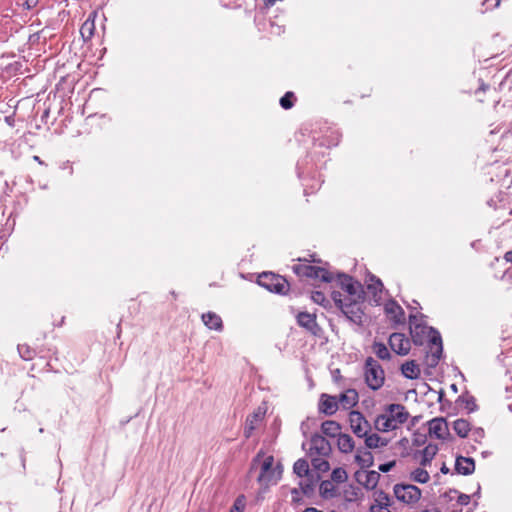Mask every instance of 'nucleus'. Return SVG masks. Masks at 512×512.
<instances>
[{
    "label": "nucleus",
    "mask_w": 512,
    "mask_h": 512,
    "mask_svg": "<svg viewBox=\"0 0 512 512\" xmlns=\"http://www.w3.org/2000/svg\"><path fill=\"white\" fill-rule=\"evenodd\" d=\"M415 319V316H410V334L412 336V340L414 344L422 345L423 336L426 333L429 334V350L426 353V363L427 366L434 368L439 363L443 352L441 336L438 333V331H436L432 327H427L421 324H415Z\"/></svg>",
    "instance_id": "f257e3e1"
},
{
    "label": "nucleus",
    "mask_w": 512,
    "mask_h": 512,
    "mask_svg": "<svg viewBox=\"0 0 512 512\" xmlns=\"http://www.w3.org/2000/svg\"><path fill=\"white\" fill-rule=\"evenodd\" d=\"M365 381L372 390L380 389L385 380L384 370L381 365L372 357H368L364 366Z\"/></svg>",
    "instance_id": "f03ea898"
},
{
    "label": "nucleus",
    "mask_w": 512,
    "mask_h": 512,
    "mask_svg": "<svg viewBox=\"0 0 512 512\" xmlns=\"http://www.w3.org/2000/svg\"><path fill=\"white\" fill-rule=\"evenodd\" d=\"M337 282L341 288L347 293V301L353 303L354 310L357 309V303L363 299V287L358 281H354L352 277L346 274H338Z\"/></svg>",
    "instance_id": "7ed1b4c3"
},
{
    "label": "nucleus",
    "mask_w": 512,
    "mask_h": 512,
    "mask_svg": "<svg viewBox=\"0 0 512 512\" xmlns=\"http://www.w3.org/2000/svg\"><path fill=\"white\" fill-rule=\"evenodd\" d=\"M273 465V456L270 455L264 458L261 464L260 474L257 478L261 485L268 486L270 484H275L280 479L282 474L281 465L278 464L275 468Z\"/></svg>",
    "instance_id": "20e7f679"
},
{
    "label": "nucleus",
    "mask_w": 512,
    "mask_h": 512,
    "mask_svg": "<svg viewBox=\"0 0 512 512\" xmlns=\"http://www.w3.org/2000/svg\"><path fill=\"white\" fill-rule=\"evenodd\" d=\"M257 283L270 292L285 294L289 288L287 280L272 272H263L258 276Z\"/></svg>",
    "instance_id": "39448f33"
},
{
    "label": "nucleus",
    "mask_w": 512,
    "mask_h": 512,
    "mask_svg": "<svg viewBox=\"0 0 512 512\" xmlns=\"http://www.w3.org/2000/svg\"><path fill=\"white\" fill-rule=\"evenodd\" d=\"M293 271L300 277L318 278L326 283L334 280L333 274L322 267L298 264L293 267Z\"/></svg>",
    "instance_id": "423d86ee"
},
{
    "label": "nucleus",
    "mask_w": 512,
    "mask_h": 512,
    "mask_svg": "<svg viewBox=\"0 0 512 512\" xmlns=\"http://www.w3.org/2000/svg\"><path fill=\"white\" fill-rule=\"evenodd\" d=\"M393 491L395 497L406 504H414L421 497V490L412 484H396Z\"/></svg>",
    "instance_id": "0eeeda50"
},
{
    "label": "nucleus",
    "mask_w": 512,
    "mask_h": 512,
    "mask_svg": "<svg viewBox=\"0 0 512 512\" xmlns=\"http://www.w3.org/2000/svg\"><path fill=\"white\" fill-rule=\"evenodd\" d=\"M332 299L334 300L337 307L341 309V311L353 322H358L361 320V315L359 313V308L354 310L353 303L347 301V298H342V293L339 291H333Z\"/></svg>",
    "instance_id": "6e6552de"
},
{
    "label": "nucleus",
    "mask_w": 512,
    "mask_h": 512,
    "mask_svg": "<svg viewBox=\"0 0 512 512\" xmlns=\"http://www.w3.org/2000/svg\"><path fill=\"white\" fill-rule=\"evenodd\" d=\"M349 422L353 433L359 438L367 436V433L371 431L370 423L359 411H351L349 413Z\"/></svg>",
    "instance_id": "1a4fd4ad"
},
{
    "label": "nucleus",
    "mask_w": 512,
    "mask_h": 512,
    "mask_svg": "<svg viewBox=\"0 0 512 512\" xmlns=\"http://www.w3.org/2000/svg\"><path fill=\"white\" fill-rule=\"evenodd\" d=\"M384 413L391 421V424L393 425L395 430L398 429L402 424H404L409 418L408 411L401 404H389L385 408Z\"/></svg>",
    "instance_id": "9d476101"
},
{
    "label": "nucleus",
    "mask_w": 512,
    "mask_h": 512,
    "mask_svg": "<svg viewBox=\"0 0 512 512\" xmlns=\"http://www.w3.org/2000/svg\"><path fill=\"white\" fill-rule=\"evenodd\" d=\"M391 349L398 355H407L411 349L410 340L402 333H392L389 337Z\"/></svg>",
    "instance_id": "9b49d317"
},
{
    "label": "nucleus",
    "mask_w": 512,
    "mask_h": 512,
    "mask_svg": "<svg viewBox=\"0 0 512 512\" xmlns=\"http://www.w3.org/2000/svg\"><path fill=\"white\" fill-rule=\"evenodd\" d=\"M297 323L314 336H319L321 328L316 322V315L308 312H300L297 315Z\"/></svg>",
    "instance_id": "f8f14e48"
},
{
    "label": "nucleus",
    "mask_w": 512,
    "mask_h": 512,
    "mask_svg": "<svg viewBox=\"0 0 512 512\" xmlns=\"http://www.w3.org/2000/svg\"><path fill=\"white\" fill-rule=\"evenodd\" d=\"M429 434L437 439H445L449 434L448 424L444 418H434L428 422Z\"/></svg>",
    "instance_id": "ddd939ff"
},
{
    "label": "nucleus",
    "mask_w": 512,
    "mask_h": 512,
    "mask_svg": "<svg viewBox=\"0 0 512 512\" xmlns=\"http://www.w3.org/2000/svg\"><path fill=\"white\" fill-rule=\"evenodd\" d=\"M310 450L320 456H327L331 451L328 440L320 434H315L310 440Z\"/></svg>",
    "instance_id": "4468645a"
},
{
    "label": "nucleus",
    "mask_w": 512,
    "mask_h": 512,
    "mask_svg": "<svg viewBox=\"0 0 512 512\" xmlns=\"http://www.w3.org/2000/svg\"><path fill=\"white\" fill-rule=\"evenodd\" d=\"M356 480L363 485L366 489H374L380 479V474L377 471H362L355 474Z\"/></svg>",
    "instance_id": "2eb2a0df"
},
{
    "label": "nucleus",
    "mask_w": 512,
    "mask_h": 512,
    "mask_svg": "<svg viewBox=\"0 0 512 512\" xmlns=\"http://www.w3.org/2000/svg\"><path fill=\"white\" fill-rule=\"evenodd\" d=\"M338 399L335 396L322 394L319 402V411L325 415H333L338 410Z\"/></svg>",
    "instance_id": "dca6fc26"
},
{
    "label": "nucleus",
    "mask_w": 512,
    "mask_h": 512,
    "mask_svg": "<svg viewBox=\"0 0 512 512\" xmlns=\"http://www.w3.org/2000/svg\"><path fill=\"white\" fill-rule=\"evenodd\" d=\"M264 413L261 410H258L246 418L245 427H244V436L246 438L251 437L253 431L256 429L258 424L263 420Z\"/></svg>",
    "instance_id": "f3484780"
},
{
    "label": "nucleus",
    "mask_w": 512,
    "mask_h": 512,
    "mask_svg": "<svg viewBox=\"0 0 512 512\" xmlns=\"http://www.w3.org/2000/svg\"><path fill=\"white\" fill-rule=\"evenodd\" d=\"M455 470L462 475H470L475 470V462L472 458L458 456L455 461Z\"/></svg>",
    "instance_id": "a211bd4d"
},
{
    "label": "nucleus",
    "mask_w": 512,
    "mask_h": 512,
    "mask_svg": "<svg viewBox=\"0 0 512 512\" xmlns=\"http://www.w3.org/2000/svg\"><path fill=\"white\" fill-rule=\"evenodd\" d=\"M358 393L355 389H348L342 393L338 399V405L344 409H350L358 402Z\"/></svg>",
    "instance_id": "6ab92c4d"
},
{
    "label": "nucleus",
    "mask_w": 512,
    "mask_h": 512,
    "mask_svg": "<svg viewBox=\"0 0 512 512\" xmlns=\"http://www.w3.org/2000/svg\"><path fill=\"white\" fill-rule=\"evenodd\" d=\"M202 321L209 329L221 331L223 328L221 317L214 312L202 314Z\"/></svg>",
    "instance_id": "aec40b11"
},
{
    "label": "nucleus",
    "mask_w": 512,
    "mask_h": 512,
    "mask_svg": "<svg viewBox=\"0 0 512 512\" xmlns=\"http://www.w3.org/2000/svg\"><path fill=\"white\" fill-rule=\"evenodd\" d=\"M402 374L408 379H417L420 376V368L415 361H407L401 366Z\"/></svg>",
    "instance_id": "412c9836"
},
{
    "label": "nucleus",
    "mask_w": 512,
    "mask_h": 512,
    "mask_svg": "<svg viewBox=\"0 0 512 512\" xmlns=\"http://www.w3.org/2000/svg\"><path fill=\"white\" fill-rule=\"evenodd\" d=\"M385 311L388 315H391L397 323H401L404 320V311L395 301L387 303L385 305Z\"/></svg>",
    "instance_id": "4be33fe9"
},
{
    "label": "nucleus",
    "mask_w": 512,
    "mask_h": 512,
    "mask_svg": "<svg viewBox=\"0 0 512 512\" xmlns=\"http://www.w3.org/2000/svg\"><path fill=\"white\" fill-rule=\"evenodd\" d=\"M363 438H365V445L368 449H376L379 447H384L388 444V441L386 439L380 437L376 433H367V436H364Z\"/></svg>",
    "instance_id": "5701e85b"
},
{
    "label": "nucleus",
    "mask_w": 512,
    "mask_h": 512,
    "mask_svg": "<svg viewBox=\"0 0 512 512\" xmlns=\"http://www.w3.org/2000/svg\"><path fill=\"white\" fill-rule=\"evenodd\" d=\"M337 445L339 450L343 453H350L355 447L352 437L348 434H339Z\"/></svg>",
    "instance_id": "b1692460"
},
{
    "label": "nucleus",
    "mask_w": 512,
    "mask_h": 512,
    "mask_svg": "<svg viewBox=\"0 0 512 512\" xmlns=\"http://www.w3.org/2000/svg\"><path fill=\"white\" fill-rule=\"evenodd\" d=\"M355 461L362 467V468H368L373 465V455L371 452L367 450H357V453L355 455Z\"/></svg>",
    "instance_id": "393cba45"
},
{
    "label": "nucleus",
    "mask_w": 512,
    "mask_h": 512,
    "mask_svg": "<svg viewBox=\"0 0 512 512\" xmlns=\"http://www.w3.org/2000/svg\"><path fill=\"white\" fill-rule=\"evenodd\" d=\"M453 430L459 437L464 438L471 431V426L467 420L461 418L454 421Z\"/></svg>",
    "instance_id": "a878e982"
},
{
    "label": "nucleus",
    "mask_w": 512,
    "mask_h": 512,
    "mask_svg": "<svg viewBox=\"0 0 512 512\" xmlns=\"http://www.w3.org/2000/svg\"><path fill=\"white\" fill-rule=\"evenodd\" d=\"M321 429L325 435L335 437L339 436L341 427L336 421L327 420L322 423Z\"/></svg>",
    "instance_id": "bb28decb"
},
{
    "label": "nucleus",
    "mask_w": 512,
    "mask_h": 512,
    "mask_svg": "<svg viewBox=\"0 0 512 512\" xmlns=\"http://www.w3.org/2000/svg\"><path fill=\"white\" fill-rule=\"evenodd\" d=\"M375 428L380 432H389L395 430L391 421L385 413L380 414L375 419Z\"/></svg>",
    "instance_id": "cd10ccee"
},
{
    "label": "nucleus",
    "mask_w": 512,
    "mask_h": 512,
    "mask_svg": "<svg viewBox=\"0 0 512 512\" xmlns=\"http://www.w3.org/2000/svg\"><path fill=\"white\" fill-rule=\"evenodd\" d=\"M392 501L390 496L382 490L375 492L374 503L371 506H381L382 508L390 507Z\"/></svg>",
    "instance_id": "c85d7f7f"
},
{
    "label": "nucleus",
    "mask_w": 512,
    "mask_h": 512,
    "mask_svg": "<svg viewBox=\"0 0 512 512\" xmlns=\"http://www.w3.org/2000/svg\"><path fill=\"white\" fill-rule=\"evenodd\" d=\"M438 447L436 445L429 444L422 451L421 465L426 466L429 464L434 456L437 454Z\"/></svg>",
    "instance_id": "c756f323"
},
{
    "label": "nucleus",
    "mask_w": 512,
    "mask_h": 512,
    "mask_svg": "<svg viewBox=\"0 0 512 512\" xmlns=\"http://www.w3.org/2000/svg\"><path fill=\"white\" fill-rule=\"evenodd\" d=\"M294 473L299 477H304L309 474V464L305 459H298L293 466Z\"/></svg>",
    "instance_id": "7c9ffc66"
},
{
    "label": "nucleus",
    "mask_w": 512,
    "mask_h": 512,
    "mask_svg": "<svg viewBox=\"0 0 512 512\" xmlns=\"http://www.w3.org/2000/svg\"><path fill=\"white\" fill-rule=\"evenodd\" d=\"M373 352L376 354V356L382 360H388L390 359V352L385 344L381 342H374L373 346Z\"/></svg>",
    "instance_id": "2f4dec72"
},
{
    "label": "nucleus",
    "mask_w": 512,
    "mask_h": 512,
    "mask_svg": "<svg viewBox=\"0 0 512 512\" xmlns=\"http://www.w3.org/2000/svg\"><path fill=\"white\" fill-rule=\"evenodd\" d=\"M94 29H95L94 21L87 19L82 24V26L80 28V33H81L83 39H85V40L90 39L94 34Z\"/></svg>",
    "instance_id": "473e14b6"
},
{
    "label": "nucleus",
    "mask_w": 512,
    "mask_h": 512,
    "mask_svg": "<svg viewBox=\"0 0 512 512\" xmlns=\"http://www.w3.org/2000/svg\"><path fill=\"white\" fill-rule=\"evenodd\" d=\"M411 478L413 481L415 482H418V483H427L430 479V476H429V473L422 469V468H417L416 470H414L411 474Z\"/></svg>",
    "instance_id": "72a5a7b5"
},
{
    "label": "nucleus",
    "mask_w": 512,
    "mask_h": 512,
    "mask_svg": "<svg viewBox=\"0 0 512 512\" xmlns=\"http://www.w3.org/2000/svg\"><path fill=\"white\" fill-rule=\"evenodd\" d=\"M335 487L331 481L325 480L320 484V493L324 497H331L334 495Z\"/></svg>",
    "instance_id": "f704fd0d"
},
{
    "label": "nucleus",
    "mask_w": 512,
    "mask_h": 512,
    "mask_svg": "<svg viewBox=\"0 0 512 512\" xmlns=\"http://www.w3.org/2000/svg\"><path fill=\"white\" fill-rule=\"evenodd\" d=\"M347 472L343 468H335L331 473V479L337 483H343L347 480Z\"/></svg>",
    "instance_id": "c9c22d12"
},
{
    "label": "nucleus",
    "mask_w": 512,
    "mask_h": 512,
    "mask_svg": "<svg viewBox=\"0 0 512 512\" xmlns=\"http://www.w3.org/2000/svg\"><path fill=\"white\" fill-rule=\"evenodd\" d=\"M18 352L24 360H31L35 355V351L27 345H18Z\"/></svg>",
    "instance_id": "e433bc0d"
},
{
    "label": "nucleus",
    "mask_w": 512,
    "mask_h": 512,
    "mask_svg": "<svg viewBox=\"0 0 512 512\" xmlns=\"http://www.w3.org/2000/svg\"><path fill=\"white\" fill-rule=\"evenodd\" d=\"M312 465L316 470L321 472H326L330 468L329 462L322 458H313Z\"/></svg>",
    "instance_id": "4c0bfd02"
},
{
    "label": "nucleus",
    "mask_w": 512,
    "mask_h": 512,
    "mask_svg": "<svg viewBox=\"0 0 512 512\" xmlns=\"http://www.w3.org/2000/svg\"><path fill=\"white\" fill-rule=\"evenodd\" d=\"M383 284L380 279L375 278V276L371 277V283L368 284V290L372 291L374 297L377 296V292H382Z\"/></svg>",
    "instance_id": "58836bf2"
},
{
    "label": "nucleus",
    "mask_w": 512,
    "mask_h": 512,
    "mask_svg": "<svg viewBox=\"0 0 512 512\" xmlns=\"http://www.w3.org/2000/svg\"><path fill=\"white\" fill-rule=\"evenodd\" d=\"M311 299L314 303L322 305V306H326V303H328L324 293L321 291L312 292Z\"/></svg>",
    "instance_id": "ea45409f"
},
{
    "label": "nucleus",
    "mask_w": 512,
    "mask_h": 512,
    "mask_svg": "<svg viewBox=\"0 0 512 512\" xmlns=\"http://www.w3.org/2000/svg\"><path fill=\"white\" fill-rule=\"evenodd\" d=\"M294 97L293 92H287L280 99V105L284 109H290L293 106L292 98Z\"/></svg>",
    "instance_id": "a19ab883"
},
{
    "label": "nucleus",
    "mask_w": 512,
    "mask_h": 512,
    "mask_svg": "<svg viewBox=\"0 0 512 512\" xmlns=\"http://www.w3.org/2000/svg\"><path fill=\"white\" fill-rule=\"evenodd\" d=\"M465 409L468 410V412H473L476 410L477 405L475 403V399L472 396H468L465 400Z\"/></svg>",
    "instance_id": "79ce46f5"
},
{
    "label": "nucleus",
    "mask_w": 512,
    "mask_h": 512,
    "mask_svg": "<svg viewBox=\"0 0 512 512\" xmlns=\"http://www.w3.org/2000/svg\"><path fill=\"white\" fill-rule=\"evenodd\" d=\"M291 495H292V503H294V504L302 503L303 499H302L300 492L297 488H294L291 490Z\"/></svg>",
    "instance_id": "37998d69"
},
{
    "label": "nucleus",
    "mask_w": 512,
    "mask_h": 512,
    "mask_svg": "<svg viewBox=\"0 0 512 512\" xmlns=\"http://www.w3.org/2000/svg\"><path fill=\"white\" fill-rule=\"evenodd\" d=\"M244 507H245V502H244L243 496L238 497L232 506V508H238L239 512H243Z\"/></svg>",
    "instance_id": "c03bdc74"
},
{
    "label": "nucleus",
    "mask_w": 512,
    "mask_h": 512,
    "mask_svg": "<svg viewBox=\"0 0 512 512\" xmlns=\"http://www.w3.org/2000/svg\"><path fill=\"white\" fill-rule=\"evenodd\" d=\"M395 466V461H390L379 465V470L383 473L389 472Z\"/></svg>",
    "instance_id": "a18cd8bd"
},
{
    "label": "nucleus",
    "mask_w": 512,
    "mask_h": 512,
    "mask_svg": "<svg viewBox=\"0 0 512 512\" xmlns=\"http://www.w3.org/2000/svg\"><path fill=\"white\" fill-rule=\"evenodd\" d=\"M472 436L475 441H480L484 437V430L482 428H477L472 431Z\"/></svg>",
    "instance_id": "49530a36"
},
{
    "label": "nucleus",
    "mask_w": 512,
    "mask_h": 512,
    "mask_svg": "<svg viewBox=\"0 0 512 512\" xmlns=\"http://www.w3.org/2000/svg\"><path fill=\"white\" fill-rule=\"evenodd\" d=\"M457 502L460 504V505H468L469 502H470V496L467 495V494H460L458 496V499H457Z\"/></svg>",
    "instance_id": "de8ad7c7"
},
{
    "label": "nucleus",
    "mask_w": 512,
    "mask_h": 512,
    "mask_svg": "<svg viewBox=\"0 0 512 512\" xmlns=\"http://www.w3.org/2000/svg\"><path fill=\"white\" fill-rule=\"evenodd\" d=\"M37 4H38V0H26L24 3V7L27 10H30V9H33L34 7H36Z\"/></svg>",
    "instance_id": "09e8293b"
},
{
    "label": "nucleus",
    "mask_w": 512,
    "mask_h": 512,
    "mask_svg": "<svg viewBox=\"0 0 512 512\" xmlns=\"http://www.w3.org/2000/svg\"><path fill=\"white\" fill-rule=\"evenodd\" d=\"M284 31L283 27L279 25H275L274 23L271 24V33L280 35Z\"/></svg>",
    "instance_id": "8fccbe9b"
},
{
    "label": "nucleus",
    "mask_w": 512,
    "mask_h": 512,
    "mask_svg": "<svg viewBox=\"0 0 512 512\" xmlns=\"http://www.w3.org/2000/svg\"><path fill=\"white\" fill-rule=\"evenodd\" d=\"M370 512H391L389 507L382 508L381 506H370Z\"/></svg>",
    "instance_id": "3c124183"
},
{
    "label": "nucleus",
    "mask_w": 512,
    "mask_h": 512,
    "mask_svg": "<svg viewBox=\"0 0 512 512\" xmlns=\"http://www.w3.org/2000/svg\"><path fill=\"white\" fill-rule=\"evenodd\" d=\"M504 259L507 261V262H511L512 263V250L511 251H508L505 253L504 255Z\"/></svg>",
    "instance_id": "603ef678"
},
{
    "label": "nucleus",
    "mask_w": 512,
    "mask_h": 512,
    "mask_svg": "<svg viewBox=\"0 0 512 512\" xmlns=\"http://www.w3.org/2000/svg\"><path fill=\"white\" fill-rule=\"evenodd\" d=\"M303 512H323V511H320L316 508L310 507V508H306Z\"/></svg>",
    "instance_id": "864d4df0"
},
{
    "label": "nucleus",
    "mask_w": 512,
    "mask_h": 512,
    "mask_svg": "<svg viewBox=\"0 0 512 512\" xmlns=\"http://www.w3.org/2000/svg\"><path fill=\"white\" fill-rule=\"evenodd\" d=\"M263 456V453L262 452H259L257 454V456L253 459V465L260 459V457Z\"/></svg>",
    "instance_id": "5fc2aeb1"
},
{
    "label": "nucleus",
    "mask_w": 512,
    "mask_h": 512,
    "mask_svg": "<svg viewBox=\"0 0 512 512\" xmlns=\"http://www.w3.org/2000/svg\"><path fill=\"white\" fill-rule=\"evenodd\" d=\"M441 472L442 473H447L448 472V468L445 465H443V467L441 468Z\"/></svg>",
    "instance_id": "6e6d98bb"
},
{
    "label": "nucleus",
    "mask_w": 512,
    "mask_h": 512,
    "mask_svg": "<svg viewBox=\"0 0 512 512\" xmlns=\"http://www.w3.org/2000/svg\"><path fill=\"white\" fill-rule=\"evenodd\" d=\"M308 489H309V486L307 485L306 487H302V490L304 493H307L308 492Z\"/></svg>",
    "instance_id": "4d7b16f0"
},
{
    "label": "nucleus",
    "mask_w": 512,
    "mask_h": 512,
    "mask_svg": "<svg viewBox=\"0 0 512 512\" xmlns=\"http://www.w3.org/2000/svg\"><path fill=\"white\" fill-rule=\"evenodd\" d=\"M229 512H239V510H238V508H232V507H231V509H230V511H229Z\"/></svg>",
    "instance_id": "13d9d810"
},
{
    "label": "nucleus",
    "mask_w": 512,
    "mask_h": 512,
    "mask_svg": "<svg viewBox=\"0 0 512 512\" xmlns=\"http://www.w3.org/2000/svg\"><path fill=\"white\" fill-rule=\"evenodd\" d=\"M331 512H335V511H331Z\"/></svg>",
    "instance_id": "bf43d9fd"
}]
</instances>
